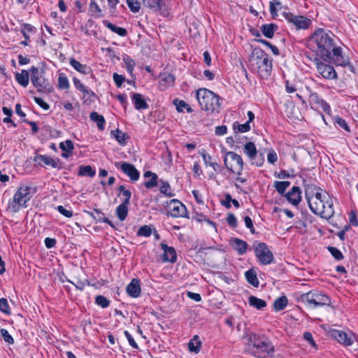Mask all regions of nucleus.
<instances>
[{
  "instance_id": "f257e3e1",
  "label": "nucleus",
  "mask_w": 358,
  "mask_h": 358,
  "mask_svg": "<svg viewBox=\"0 0 358 358\" xmlns=\"http://www.w3.org/2000/svg\"><path fill=\"white\" fill-rule=\"evenodd\" d=\"M308 46L324 61H332L336 66L350 65V60L343 55L342 49L336 46L335 36L331 32L318 29L310 36Z\"/></svg>"
},
{
  "instance_id": "f03ea898",
  "label": "nucleus",
  "mask_w": 358,
  "mask_h": 358,
  "mask_svg": "<svg viewBox=\"0 0 358 358\" xmlns=\"http://www.w3.org/2000/svg\"><path fill=\"white\" fill-rule=\"evenodd\" d=\"M305 195L308 206L313 213L325 219L333 216V201L326 191L311 185L306 187Z\"/></svg>"
},
{
  "instance_id": "7ed1b4c3",
  "label": "nucleus",
  "mask_w": 358,
  "mask_h": 358,
  "mask_svg": "<svg viewBox=\"0 0 358 358\" xmlns=\"http://www.w3.org/2000/svg\"><path fill=\"white\" fill-rule=\"evenodd\" d=\"M245 350L251 355L257 357H264L271 355L274 352V346L270 340L264 336L259 335L252 331L244 334Z\"/></svg>"
},
{
  "instance_id": "20e7f679",
  "label": "nucleus",
  "mask_w": 358,
  "mask_h": 358,
  "mask_svg": "<svg viewBox=\"0 0 358 358\" xmlns=\"http://www.w3.org/2000/svg\"><path fill=\"white\" fill-rule=\"evenodd\" d=\"M196 96L201 109L208 112H219L224 103L223 98L206 88L198 90Z\"/></svg>"
},
{
  "instance_id": "39448f33",
  "label": "nucleus",
  "mask_w": 358,
  "mask_h": 358,
  "mask_svg": "<svg viewBox=\"0 0 358 358\" xmlns=\"http://www.w3.org/2000/svg\"><path fill=\"white\" fill-rule=\"evenodd\" d=\"M250 63L263 76L269 75L272 70V61L269 59L268 54L258 47L253 48L250 57Z\"/></svg>"
},
{
  "instance_id": "423d86ee",
  "label": "nucleus",
  "mask_w": 358,
  "mask_h": 358,
  "mask_svg": "<svg viewBox=\"0 0 358 358\" xmlns=\"http://www.w3.org/2000/svg\"><path fill=\"white\" fill-rule=\"evenodd\" d=\"M33 195L32 189L25 185H20L15 193L13 199L8 202V210L17 213L21 208L27 207V202Z\"/></svg>"
},
{
  "instance_id": "0eeeda50",
  "label": "nucleus",
  "mask_w": 358,
  "mask_h": 358,
  "mask_svg": "<svg viewBox=\"0 0 358 358\" xmlns=\"http://www.w3.org/2000/svg\"><path fill=\"white\" fill-rule=\"evenodd\" d=\"M31 72V81L32 84L36 87L38 92H51L53 90L52 85L48 80L45 78L44 74L45 71L41 70L37 67L32 66L30 69Z\"/></svg>"
},
{
  "instance_id": "6e6552de",
  "label": "nucleus",
  "mask_w": 358,
  "mask_h": 358,
  "mask_svg": "<svg viewBox=\"0 0 358 358\" xmlns=\"http://www.w3.org/2000/svg\"><path fill=\"white\" fill-rule=\"evenodd\" d=\"M301 299L304 304L312 308L329 306L331 303L330 299L327 295L314 292L303 294Z\"/></svg>"
},
{
  "instance_id": "1a4fd4ad",
  "label": "nucleus",
  "mask_w": 358,
  "mask_h": 358,
  "mask_svg": "<svg viewBox=\"0 0 358 358\" xmlns=\"http://www.w3.org/2000/svg\"><path fill=\"white\" fill-rule=\"evenodd\" d=\"M224 165L236 175H241L243 162L241 157L233 152H227L224 159Z\"/></svg>"
},
{
  "instance_id": "9d476101",
  "label": "nucleus",
  "mask_w": 358,
  "mask_h": 358,
  "mask_svg": "<svg viewBox=\"0 0 358 358\" xmlns=\"http://www.w3.org/2000/svg\"><path fill=\"white\" fill-rule=\"evenodd\" d=\"M255 252L256 257L262 264H270L273 260V253L264 243H258L255 248Z\"/></svg>"
},
{
  "instance_id": "9b49d317",
  "label": "nucleus",
  "mask_w": 358,
  "mask_h": 358,
  "mask_svg": "<svg viewBox=\"0 0 358 358\" xmlns=\"http://www.w3.org/2000/svg\"><path fill=\"white\" fill-rule=\"evenodd\" d=\"M142 1L143 5L150 8L152 12L163 16L169 15V8L166 4V0H142Z\"/></svg>"
},
{
  "instance_id": "f8f14e48",
  "label": "nucleus",
  "mask_w": 358,
  "mask_h": 358,
  "mask_svg": "<svg viewBox=\"0 0 358 358\" xmlns=\"http://www.w3.org/2000/svg\"><path fill=\"white\" fill-rule=\"evenodd\" d=\"M285 19L290 24L296 27L297 29H306L308 28L310 24V20L302 15H294L291 13H283Z\"/></svg>"
},
{
  "instance_id": "ddd939ff",
  "label": "nucleus",
  "mask_w": 358,
  "mask_h": 358,
  "mask_svg": "<svg viewBox=\"0 0 358 358\" xmlns=\"http://www.w3.org/2000/svg\"><path fill=\"white\" fill-rule=\"evenodd\" d=\"M168 214L173 217H183L187 215V208L180 201L172 199L167 203Z\"/></svg>"
},
{
  "instance_id": "4468645a",
  "label": "nucleus",
  "mask_w": 358,
  "mask_h": 358,
  "mask_svg": "<svg viewBox=\"0 0 358 358\" xmlns=\"http://www.w3.org/2000/svg\"><path fill=\"white\" fill-rule=\"evenodd\" d=\"M329 334L338 343L345 346L352 345L355 339V335L352 332L346 333L337 329L330 330Z\"/></svg>"
},
{
  "instance_id": "2eb2a0df",
  "label": "nucleus",
  "mask_w": 358,
  "mask_h": 358,
  "mask_svg": "<svg viewBox=\"0 0 358 358\" xmlns=\"http://www.w3.org/2000/svg\"><path fill=\"white\" fill-rule=\"evenodd\" d=\"M115 166L127 175L132 182L139 179L140 173L134 165L127 162H117L115 163Z\"/></svg>"
},
{
  "instance_id": "dca6fc26",
  "label": "nucleus",
  "mask_w": 358,
  "mask_h": 358,
  "mask_svg": "<svg viewBox=\"0 0 358 358\" xmlns=\"http://www.w3.org/2000/svg\"><path fill=\"white\" fill-rule=\"evenodd\" d=\"M317 72L325 79L333 80L337 78V73L334 66L319 62L317 64Z\"/></svg>"
},
{
  "instance_id": "f3484780",
  "label": "nucleus",
  "mask_w": 358,
  "mask_h": 358,
  "mask_svg": "<svg viewBox=\"0 0 358 358\" xmlns=\"http://www.w3.org/2000/svg\"><path fill=\"white\" fill-rule=\"evenodd\" d=\"M310 104L311 108L316 111L322 110L324 112H327L330 109L329 104L323 99H320L317 95H312L310 96Z\"/></svg>"
},
{
  "instance_id": "a211bd4d",
  "label": "nucleus",
  "mask_w": 358,
  "mask_h": 358,
  "mask_svg": "<svg viewBox=\"0 0 358 358\" xmlns=\"http://www.w3.org/2000/svg\"><path fill=\"white\" fill-rule=\"evenodd\" d=\"M162 249L164 252L163 260L164 262H175L176 261L177 255L175 249L173 247H169L166 244L161 243Z\"/></svg>"
},
{
  "instance_id": "6ab92c4d",
  "label": "nucleus",
  "mask_w": 358,
  "mask_h": 358,
  "mask_svg": "<svg viewBox=\"0 0 358 358\" xmlns=\"http://www.w3.org/2000/svg\"><path fill=\"white\" fill-rule=\"evenodd\" d=\"M127 294L134 298L138 297L141 294L140 282L138 279L134 278L127 286Z\"/></svg>"
},
{
  "instance_id": "aec40b11",
  "label": "nucleus",
  "mask_w": 358,
  "mask_h": 358,
  "mask_svg": "<svg viewBox=\"0 0 358 358\" xmlns=\"http://www.w3.org/2000/svg\"><path fill=\"white\" fill-rule=\"evenodd\" d=\"M73 81L76 88L83 92V98L86 96H87L88 99L96 98L95 94L92 90L87 89V87L84 85L79 79L77 78H73Z\"/></svg>"
},
{
  "instance_id": "412c9836",
  "label": "nucleus",
  "mask_w": 358,
  "mask_h": 358,
  "mask_svg": "<svg viewBox=\"0 0 358 358\" xmlns=\"http://www.w3.org/2000/svg\"><path fill=\"white\" fill-rule=\"evenodd\" d=\"M287 200L293 205L296 206L301 200V191L299 187H293L287 195Z\"/></svg>"
},
{
  "instance_id": "4be33fe9",
  "label": "nucleus",
  "mask_w": 358,
  "mask_h": 358,
  "mask_svg": "<svg viewBox=\"0 0 358 358\" xmlns=\"http://www.w3.org/2000/svg\"><path fill=\"white\" fill-rule=\"evenodd\" d=\"M132 102L136 110H145L148 108V103L141 94H134L132 96Z\"/></svg>"
},
{
  "instance_id": "5701e85b",
  "label": "nucleus",
  "mask_w": 358,
  "mask_h": 358,
  "mask_svg": "<svg viewBox=\"0 0 358 358\" xmlns=\"http://www.w3.org/2000/svg\"><path fill=\"white\" fill-rule=\"evenodd\" d=\"M278 29V26L274 23L264 24L260 28L263 35L268 38H272Z\"/></svg>"
},
{
  "instance_id": "b1692460",
  "label": "nucleus",
  "mask_w": 358,
  "mask_h": 358,
  "mask_svg": "<svg viewBox=\"0 0 358 358\" xmlns=\"http://www.w3.org/2000/svg\"><path fill=\"white\" fill-rule=\"evenodd\" d=\"M69 62L74 69L84 75L90 73L91 71L90 68L86 64H81L80 62L77 61L73 57L70 59Z\"/></svg>"
},
{
  "instance_id": "393cba45",
  "label": "nucleus",
  "mask_w": 358,
  "mask_h": 358,
  "mask_svg": "<svg viewBox=\"0 0 358 358\" xmlns=\"http://www.w3.org/2000/svg\"><path fill=\"white\" fill-rule=\"evenodd\" d=\"M36 161L38 163V164L50 166L52 168H57L58 163L53 158L47 156V155H40L36 158Z\"/></svg>"
},
{
  "instance_id": "a878e982",
  "label": "nucleus",
  "mask_w": 358,
  "mask_h": 358,
  "mask_svg": "<svg viewBox=\"0 0 358 358\" xmlns=\"http://www.w3.org/2000/svg\"><path fill=\"white\" fill-rule=\"evenodd\" d=\"M103 24L106 27L109 29L110 31H112L113 32L116 33L117 34H118L120 36L124 37V36H127V31L126 29L122 28V27H117V26H115V24H113V23L110 22L108 20H103Z\"/></svg>"
},
{
  "instance_id": "bb28decb",
  "label": "nucleus",
  "mask_w": 358,
  "mask_h": 358,
  "mask_svg": "<svg viewBox=\"0 0 358 358\" xmlns=\"http://www.w3.org/2000/svg\"><path fill=\"white\" fill-rule=\"evenodd\" d=\"M249 120L244 124H238L237 122H234L233 127L234 129H237L239 132L245 133L250 129V123L255 117L254 113H248Z\"/></svg>"
},
{
  "instance_id": "cd10ccee",
  "label": "nucleus",
  "mask_w": 358,
  "mask_h": 358,
  "mask_svg": "<svg viewBox=\"0 0 358 358\" xmlns=\"http://www.w3.org/2000/svg\"><path fill=\"white\" fill-rule=\"evenodd\" d=\"M231 245L239 255L244 254L247 250L248 244L245 241L239 238H235L232 241Z\"/></svg>"
},
{
  "instance_id": "c85d7f7f",
  "label": "nucleus",
  "mask_w": 358,
  "mask_h": 358,
  "mask_svg": "<svg viewBox=\"0 0 358 358\" xmlns=\"http://www.w3.org/2000/svg\"><path fill=\"white\" fill-rule=\"evenodd\" d=\"M143 176L145 178H150V179L146 182H145L144 185L146 188L150 189L152 188L157 185V175L155 173H152L150 171H148L144 173Z\"/></svg>"
},
{
  "instance_id": "c756f323",
  "label": "nucleus",
  "mask_w": 358,
  "mask_h": 358,
  "mask_svg": "<svg viewBox=\"0 0 358 358\" xmlns=\"http://www.w3.org/2000/svg\"><path fill=\"white\" fill-rule=\"evenodd\" d=\"M110 135L112 137L116 139V141L121 145H125L127 143V136L125 133L122 132L121 130L117 129L115 130H113L110 132Z\"/></svg>"
},
{
  "instance_id": "7c9ffc66",
  "label": "nucleus",
  "mask_w": 358,
  "mask_h": 358,
  "mask_svg": "<svg viewBox=\"0 0 358 358\" xmlns=\"http://www.w3.org/2000/svg\"><path fill=\"white\" fill-rule=\"evenodd\" d=\"M15 80L22 87H27L29 84V73L26 70H22L21 73H16Z\"/></svg>"
},
{
  "instance_id": "2f4dec72",
  "label": "nucleus",
  "mask_w": 358,
  "mask_h": 358,
  "mask_svg": "<svg viewBox=\"0 0 358 358\" xmlns=\"http://www.w3.org/2000/svg\"><path fill=\"white\" fill-rule=\"evenodd\" d=\"M122 60L126 65L127 72L133 76V72L136 66V62L128 55L124 54L122 55Z\"/></svg>"
},
{
  "instance_id": "473e14b6",
  "label": "nucleus",
  "mask_w": 358,
  "mask_h": 358,
  "mask_svg": "<svg viewBox=\"0 0 358 358\" xmlns=\"http://www.w3.org/2000/svg\"><path fill=\"white\" fill-rule=\"evenodd\" d=\"M248 303L250 306L258 309L261 310L263 308L266 307V303L264 300L259 299L254 296H250L248 299Z\"/></svg>"
},
{
  "instance_id": "72a5a7b5",
  "label": "nucleus",
  "mask_w": 358,
  "mask_h": 358,
  "mask_svg": "<svg viewBox=\"0 0 358 358\" xmlns=\"http://www.w3.org/2000/svg\"><path fill=\"white\" fill-rule=\"evenodd\" d=\"M281 8V2L279 0H272L269 2V10L273 19H276L278 16V10Z\"/></svg>"
},
{
  "instance_id": "f704fd0d",
  "label": "nucleus",
  "mask_w": 358,
  "mask_h": 358,
  "mask_svg": "<svg viewBox=\"0 0 358 358\" xmlns=\"http://www.w3.org/2000/svg\"><path fill=\"white\" fill-rule=\"evenodd\" d=\"M245 154L252 160L257 155V148L253 143H247L243 148Z\"/></svg>"
},
{
  "instance_id": "c9c22d12",
  "label": "nucleus",
  "mask_w": 358,
  "mask_h": 358,
  "mask_svg": "<svg viewBox=\"0 0 358 358\" xmlns=\"http://www.w3.org/2000/svg\"><path fill=\"white\" fill-rule=\"evenodd\" d=\"M22 27H23L21 29V33L25 40L22 41L20 43L23 45H27L28 41L29 40L28 32H32L34 31V27L29 24H24Z\"/></svg>"
},
{
  "instance_id": "e433bc0d",
  "label": "nucleus",
  "mask_w": 358,
  "mask_h": 358,
  "mask_svg": "<svg viewBox=\"0 0 358 358\" xmlns=\"http://www.w3.org/2000/svg\"><path fill=\"white\" fill-rule=\"evenodd\" d=\"M128 206L124 203L119 205L115 210L116 215L120 221H123L126 219L128 214Z\"/></svg>"
},
{
  "instance_id": "4c0bfd02",
  "label": "nucleus",
  "mask_w": 358,
  "mask_h": 358,
  "mask_svg": "<svg viewBox=\"0 0 358 358\" xmlns=\"http://www.w3.org/2000/svg\"><path fill=\"white\" fill-rule=\"evenodd\" d=\"M288 300L286 296L277 298L273 302V307L275 311L283 310L287 305Z\"/></svg>"
},
{
  "instance_id": "58836bf2",
  "label": "nucleus",
  "mask_w": 358,
  "mask_h": 358,
  "mask_svg": "<svg viewBox=\"0 0 358 358\" xmlns=\"http://www.w3.org/2000/svg\"><path fill=\"white\" fill-rule=\"evenodd\" d=\"M91 15L95 17H101L103 16L101 9L94 0H92L89 8Z\"/></svg>"
},
{
  "instance_id": "ea45409f",
  "label": "nucleus",
  "mask_w": 358,
  "mask_h": 358,
  "mask_svg": "<svg viewBox=\"0 0 358 358\" xmlns=\"http://www.w3.org/2000/svg\"><path fill=\"white\" fill-rule=\"evenodd\" d=\"M201 342L198 336H194L188 343V348L190 352L198 353L199 352Z\"/></svg>"
},
{
  "instance_id": "a19ab883",
  "label": "nucleus",
  "mask_w": 358,
  "mask_h": 358,
  "mask_svg": "<svg viewBox=\"0 0 358 358\" xmlns=\"http://www.w3.org/2000/svg\"><path fill=\"white\" fill-rule=\"evenodd\" d=\"M173 104L176 106V109L178 112H182L183 108H186L187 112H192V108L183 100L175 99L173 101Z\"/></svg>"
},
{
  "instance_id": "79ce46f5",
  "label": "nucleus",
  "mask_w": 358,
  "mask_h": 358,
  "mask_svg": "<svg viewBox=\"0 0 358 358\" xmlns=\"http://www.w3.org/2000/svg\"><path fill=\"white\" fill-rule=\"evenodd\" d=\"M247 281L255 287H258L259 280L257 278L256 273L253 270H249L245 273Z\"/></svg>"
},
{
  "instance_id": "37998d69",
  "label": "nucleus",
  "mask_w": 358,
  "mask_h": 358,
  "mask_svg": "<svg viewBox=\"0 0 358 358\" xmlns=\"http://www.w3.org/2000/svg\"><path fill=\"white\" fill-rule=\"evenodd\" d=\"M90 119L96 123L97 127L100 130H103L104 129L105 119L102 115H99L98 113H90Z\"/></svg>"
},
{
  "instance_id": "c03bdc74",
  "label": "nucleus",
  "mask_w": 358,
  "mask_h": 358,
  "mask_svg": "<svg viewBox=\"0 0 358 358\" xmlns=\"http://www.w3.org/2000/svg\"><path fill=\"white\" fill-rule=\"evenodd\" d=\"M78 175L93 177L95 175V171L93 170L91 166H82L79 168Z\"/></svg>"
},
{
  "instance_id": "a18cd8bd",
  "label": "nucleus",
  "mask_w": 358,
  "mask_h": 358,
  "mask_svg": "<svg viewBox=\"0 0 358 358\" xmlns=\"http://www.w3.org/2000/svg\"><path fill=\"white\" fill-rule=\"evenodd\" d=\"M290 185V182L288 181H275L274 182V187L280 194H284L286 189Z\"/></svg>"
},
{
  "instance_id": "49530a36",
  "label": "nucleus",
  "mask_w": 358,
  "mask_h": 358,
  "mask_svg": "<svg viewBox=\"0 0 358 358\" xmlns=\"http://www.w3.org/2000/svg\"><path fill=\"white\" fill-rule=\"evenodd\" d=\"M70 87L69 80L63 73H60L58 78V87L61 90H68Z\"/></svg>"
},
{
  "instance_id": "de8ad7c7",
  "label": "nucleus",
  "mask_w": 358,
  "mask_h": 358,
  "mask_svg": "<svg viewBox=\"0 0 358 358\" xmlns=\"http://www.w3.org/2000/svg\"><path fill=\"white\" fill-rule=\"evenodd\" d=\"M128 7L133 13H137L141 8V3L138 0H127Z\"/></svg>"
},
{
  "instance_id": "09e8293b",
  "label": "nucleus",
  "mask_w": 358,
  "mask_h": 358,
  "mask_svg": "<svg viewBox=\"0 0 358 358\" xmlns=\"http://www.w3.org/2000/svg\"><path fill=\"white\" fill-rule=\"evenodd\" d=\"M159 191L161 193H162L169 197H171L173 196V194L171 192L170 185H169L168 182L162 181V185L159 187Z\"/></svg>"
},
{
  "instance_id": "8fccbe9b",
  "label": "nucleus",
  "mask_w": 358,
  "mask_h": 358,
  "mask_svg": "<svg viewBox=\"0 0 358 358\" xmlns=\"http://www.w3.org/2000/svg\"><path fill=\"white\" fill-rule=\"evenodd\" d=\"M95 301L98 306H101L103 308L108 307L110 304V301L108 300L105 296L101 295L96 296Z\"/></svg>"
},
{
  "instance_id": "3c124183",
  "label": "nucleus",
  "mask_w": 358,
  "mask_h": 358,
  "mask_svg": "<svg viewBox=\"0 0 358 358\" xmlns=\"http://www.w3.org/2000/svg\"><path fill=\"white\" fill-rule=\"evenodd\" d=\"M59 148L65 152H71L73 149V144L71 141L67 140L64 142H62L59 144Z\"/></svg>"
},
{
  "instance_id": "603ef678",
  "label": "nucleus",
  "mask_w": 358,
  "mask_h": 358,
  "mask_svg": "<svg viewBox=\"0 0 358 358\" xmlns=\"http://www.w3.org/2000/svg\"><path fill=\"white\" fill-rule=\"evenodd\" d=\"M0 310L7 315L10 313L8 301L5 298L0 299Z\"/></svg>"
},
{
  "instance_id": "864d4df0",
  "label": "nucleus",
  "mask_w": 358,
  "mask_h": 358,
  "mask_svg": "<svg viewBox=\"0 0 358 358\" xmlns=\"http://www.w3.org/2000/svg\"><path fill=\"white\" fill-rule=\"evenodd\" d=\"M0 333L5 342L8 343V344H13L14 343L13 337L6 329H1Z\"/></svg>"
},
{
  "instance_id": "5fc2aeb1",
  "label": "nucleus",
  "mask_w": 358,
  "mask_h": 358,
  "mask_svg": "<svg viewBox=\"0 0 358 358\" xmlns=\"http://www.w3.org/2000/svg\"><path fill=\"white\" fill-rule=\"evenodd\" d=\"M204 163L206 165H209L213 167L214 170L216 169V166L217 165L215 162H212V157L210 155H208L206 152H203L201 154Z\"/></svg>"
},
{
  "instance_id": "6e6d98bb",
  "label": "nucleus",
  "mask_w": 358,
  "mask_h": 358,
  "mask_svg": "<svg viewBox=\"0 0 358 358\" xmlns=\"http://www.w3.org/2000/svg\"><path fill=\"white\" fill-rule=\"evenodd\" d=\"M152 229L149 226L145 225L141 227L138 231V235L148 237L151 235Z\"/></svg>"
},
{
  "instance_id": "4d7b16f0",
  "label": "nucleus",
  "mask_w": 358,
  "mask_h": 358,
  "mask_svg": "<svg viewBox=\"0 0 358 358\" xmlns=\"http://www.w3.org/2000/svg\"><path fill=\"white\" fill-rule=\"evenodd\" d=\"M113 80L117 87H120L123 83L125 81L124 76L119 75L117 73H114L113 75Z\"/></svg>"
},
{
  "instance_id": "13d9d810",
  "label": "nucleus",
  "mask_w": 358,
  "mask_h": 358,
  "mask_svg": "<svg viewBox=\"0 0 358 358\" xmlns=\"http://www.w3.org/2000/svg\"><path fill=\"white\" fill-rule=\"evenodd\" d=\"M329 250L336 259L341 260L343 258L341 252L337 248L334 247H329Z\"/></svg>"
},
{
  "instance_id": "bf43d9fd",
  "label": "nucleus",
  "mask_w": 358,
  "mask_h": 358,
  "mask_svg": "<svg viewBox=\"0 0 358 358\" xmlns=\"http://www.w3.org/2000/svg\"><path fill=\"white\" fill-rule=\"evenodd\" d=\"M73 283L76 287L80 290H83L86 285H87V280L86 279L84 280H76L74 282H71Z\"/></svg>"
},
{
  "instance_id": "052dcab7",
  "label": "nucleus",
  "mask_w": 358,
  "mask_h": 358,
  "mask_svg": "<svg viewBox=\"0 0 358 358\" xmlns=\"http://www.w3.org/2000/svg\"><path fill=\"white\" fill-rule=\"evenodd\" d=\"M285 89H286V92L287 93H290V94L296 92L297 91L296 85L294 83H290L288 80H287L285 82Z\"/></svg>"
},
{
  "instance_id": "680f3d73",
  "label": "nucleus",
  "mask_w": 358,
  "mask_h": 358,
  "mask_svg": "<svg viewBox=\"0 0 358 358\" xmlns=\"http://www.w3.org/2000/svg\"><path fill=\"white\" fill-rule=\"evenodd\" d=\"M57 210L62 215H63L66 217H71L73 215L71 210L66 209L62 206H57Z\"/></svg>"
},
{
  "instance_id": "e2e57ef3",
  "label": "nucleus",
  "mask_w": 358,
  "mask_h": 358,
  "mask_svg": "<svg viewBox=\"0 0 358 358\" xmlns=\"http://www.w3.org/2000/svg\"><path fill=\"white\" fill-rule=\"evenodd\" d=\"M303 338L307 341L313 348H317V345H316V343L313 338V336L312 334L308 332V331H306L303 334Z\"/></svg>"
},
{
  "instance_id": "0e129e2a",
  "label": "nucleus",
  "mask_w": 358,
  "mask_h": 358,
  "mask_svg": "<svg viewBox=\"0 0 358 358\" xmlns=\"http://www.w3.org/2000/svg\"><path fill=\"white\" fill-rule=\"evenodd\" d=\"M334 121L336 123H337L341 127L347 131H350L349 127L348 126L345 121L343 119H341L339 117H335Z\"/></svg>"
},
{
  "instance_id": "69168bd1",
  "label": "nucleus",
  "mask_w": 358,
  "mask_h": 358,
  "mask_svg": "<svg viewBox=\"0 0 358 358\" xmlns=\"http://www.w3.org/2000/svg\"><path fill=\"white\" fill-rule=\"evenodd\" d=\"M35 101L37 104H38L43 110H48L50 106L48 103L45 102L43 99L39 97H35Z\"/></svg>"
},
{
  "instance_id": "338daca9",
  "label": "nucleus",
  "mask_w": 358,
  "mask_h": 358,
  "mask_svg": "<svg viewBox=\"0 0 358 358\" xmlns=\"http://www.w3.org/2000/svg\"><path fill=\"white\" fill-rule=\"evenodd\" d=\"M278 159L277 154L274 151H270L267 155V160L271 164H274Z\"/></svg>"
},
{
  "instance_id": "774afa93",
  "label": "nucleus",
  "mask_w": 358,
  "mask_h": 358,
  "mask_svg": "<svg viewBox=\"0 0 358 358\" xmlns=\"http://www.w3.org/2000/svg\"><path fill=\"white\" fill-rule=\"evenodd\" d=\"M227 222L230 226H231L233 227H235L237 224L236 218L235 215L233 214L228 215V216L227 217Z\"/></svg>"
}]
</instances>
